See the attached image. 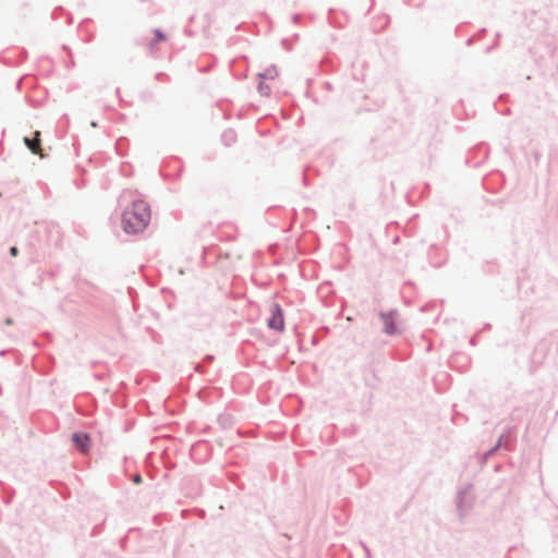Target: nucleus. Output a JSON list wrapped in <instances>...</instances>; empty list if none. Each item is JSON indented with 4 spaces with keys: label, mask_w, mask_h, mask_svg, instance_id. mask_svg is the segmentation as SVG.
<instances>
[{
    "label": "nucleus",
    "mask_w": 558,
    "mask_h": 558,
    "mask_svg": "<svg viewBox=\"0 0 558 558\" xmlns=\"http://www.w3.org/2000/svg\"><path fill=\"white\" fill-rule=\"evenodd\" d=\"M150 208L142 199L135 201L132 206L124 210L122 215V227L126 233H137L143 231L150 220Z\"/></svg>",
    "instance_id": "nucleus-1"
},
{
    "label": "nucleus",
    "mask_w": 558,
    "mask_h": 558,
    "mask_svg": "<svg viewBox=\"0 0 558 558\" xmlns=\"http://www.w3.org/2000/svg\"><path fill=\"white\" fill-rule=\"evenodd\" d=\"M270 317L267 319L268 328L282 331L284 328L283 311L278 304H272L269 308Z\"/></svg>",
    "instance_id": "nucleus-2"
},
{
    "label": "nucleus",
    "mask_w": 558,
    "mask_h": 558,
    "mask_svg": "<svg viewBox=\"0 0 558 558\" xmlns=\"http://www.w3.org/2000/svg\"><path fill=\"white\" fill-rule=\"evenodd\" d=\"M380 318L384 323V330L388 335H395L399 331L398 326L396 324V313H381Z\"/></svg>",
    "instance_id": "nucleus-3"
},
{
    "label": "nucleus",
    "mask_w": 558,
    "mask_h": 558,
    "mask_svg": "<svg viewBox=\"0 0 558 558\" xmlns=\"http://www.w3.org/2000/svg\"><path fill=\"white\" fill-rule=\"evenodd\" d=\"M75 447L82 452L87 453L90 449V438L87 434L75 433L72 436Z\"/></svg>",
    "instance_id": "nucleus-4"
},
{
    "label": "nucleus",
    "mask_w": 558,
    "mask_h": 558,
    "mask_svg": "<svg viewBox=\"0 0 558 558\" xmlns=\"http://www.w3.org/2000/svg\"><path fill=\"white\" fill-rule=\"evenodd\" d=\"M39 136H40V132L36 131L35 132V138L34 140H29V138L25 137L24 138V143L31 149V151L33 154H37V155H40V157H43L44 155L41 154Z\"/></svg>",
    "instance_id": "nucleus-5"
},
{
    "label": "nucleus",
    "mask_w": 558,
    "mask_h": 558,
    "mask_svg": "<svg viewBox=\"0 0 558 558\" xmlns=\"http://www.w3.org/2000/svg\"><path fill=\"white\" fill-rule=\"evenodd\" d=\"M154 39L149 43L150 48H155L158 43L167 40V35L158 28L154 31Z\"/></svg>",
    "instance_id": "nucleus-6"
},
{
    "label": "nucleus",
    "mask_w": 558,
    "mask_h": 558,
    "mask_svg": "<svg viewBox=\"0 0 558 558\" xmlns=\"http://www.w3.org/2000/svg\"><path fill=\"white\" fill-rule=\"evenodd\" d=\"M278 75V71L276 68H269L265 71V73L263 74H259V77L260 80H266V78H269V80H274L275 77H277Z\"/></svg>",
    "instance_id": "nucleus-7"
},
{
    "label": "nucleus",
    "mask_w": 558,
    "mask_h": 558,
    "mask_svg": "<svg viewBox=\"0 0 558 558\" xmlns=\"http://www.w3.org/2000/svg\"><path fill=\"white\" fill-rule=\"evenodd\" d=\"M258 89L264 96H268L270 94V88L265 85L263 81L259 82Z\"/></svg>",
    "instance_id": "nucleus-8"
},
{
    "label": "nucleus",
    "mask_w": 558,
    "mask_h": 558,
    "mask_svg": "<svg viewBox=\"0 0 558 558\" xmlns=\"http://www.w3.org/2000/svg\"><path fill=\"white\" fill-rule=\"evenodd\" d=\"M10 253L12 256H17V254H19L17 247H15V246L11 247Z\"/></svg>",
    "instance_id": "nucleus-9"
},
{
    "label": "nucleus",
    "mask_w": 558,
    "mask_h": 558,
    "mask_svg": "<svg viewBox=\"0 0 558 558\" xmlns=\"http://www.w3.org/2000/svg\"><path fill=\"white\" fill-rule=\"evenodd\" d=\"M142 482V477L140 475H136L134 477V483L140 484Z\"/></svg>",
    "instance_id": "nucleus-10"
},
{
    "label": "nucleus",
    "mask_w": 558,
    "mask_h": 558,
    "mask_svg": "<svg viewBox=\"0 0 558 558\" xmlns=\"http://www.w3.org/2000/svg\"><path fill=\"white\" fill-rule=\"evenodd\" d=\"M5 323H7L8 325H11V324H12V319L8 318V319L5 320Z\"/></svg>",
    "instance_id": "nucleus-11"
},
{
    "label": "nucleus",
    "mask_w": 558,
    "mask_h": 558,
    "mask_svg": "<svg viewBox=\"0 0 558 558\" xmlns=\"http://www.w3.org/2000/svg\"><path fill=\"white\" fill-rule=\"evenodd\" d=\"M92 126L96 128L97 123L96 122H92Z\"/></svg>",
    "instance_id": "nucleus-12"
}]
</instances>
